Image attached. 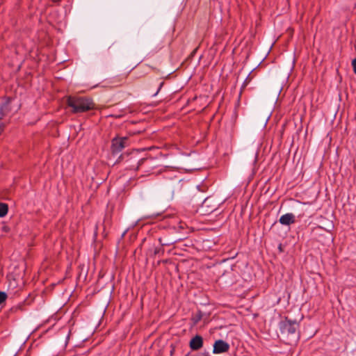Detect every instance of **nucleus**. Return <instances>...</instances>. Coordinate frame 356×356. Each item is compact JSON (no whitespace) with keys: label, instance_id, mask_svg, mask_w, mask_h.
I'll return each mask as SVG.
<instances>
[{"label":"nucleus","instance_id":"nucleus-1","mask_svg":"<svg viewBox=\"0 0 356 356\" xmlns=\"http://www.w3.org/2000/svg\"><path fill=\"white\" fill-rule=\"evenodd\" d=\"M299 327V325L296 321H291L287 318L284 321H282L280 324V328L281 334L283 339L288 344H291L293 342H296L299 334L297 332V330Z\"/></svg>","mask_w":356,"mask_h":356},{"label":"nucleus","instance_id":"nucleus-5","mask_svg":"<svg viewBox=\"0 0 356 356\" xmlns=\"http://www.w3.org/2000/svg\"><path fill=\"white\" fill-rule=\"evenodd\" d=\"M189 346L193 350H200L203 346V339L200 335L193 337L189 343Z\"/></svg>","mask_w":356,"mask_h":356},{"label":"nucleus","instance_id":"nucleus-6","mask_svg":"<svg viewBox=\"0 0 356 356\" xmlns=\"http://www.w3.org/2000/svg\"><path fill=\"white\" fill-rule=\"evenodd\" d=\"M279 221L282 225H289L295 222V216L291 213H286L280 218Z\"/></svg>","mask_w":356,"mask_h":356},{"label":"nucleus","instance_id":"nucleus-11","mask_svg":"<svg viewBox=\"0 0 356 356\" xmlns=\"http://www.w3.org/2000/svg\"><path fill=\"white\" fill-rule=\"evenodd\" d=\"M352 65H353V71H354L355 74H356V58L353 60Z\"/></svg>","mask_w":356,"mask_h":356},{"label":"nucleus","instance_id":"nucleus-8","mask_svg":"<svg viewBox=\"0 0 356 356\" xmlns=\"http://www.w3.org/2000/svg\"><path fill=\"white\" fill-rule=\"evenodd\" d=\"M147 161V159H145V158H143V159H141L138 161V164H137V166H136V170H138L141 166Z\"/></svg>","mask_w":356,"mask_h":356},{"label":"nucleus","instance_id":"nucleus-2","mask_svg":"<svg viewBox=\"0 0 356 356\" xmlns=\"http://www.w3.org/2000/svg\"><path fill=\"white\" fill-rule=\"evenodd\" d=\"M67 103L74 113H84L95 108L92 99L88 97L70 96L67 98Z\"/></svg>","mask_w":356,"mask_h":356},{"label":"nucleus","instance_id":"nucleus-14","mask_svg":"<svg viewBox=\"0 0 356 356\" xmlns=\"http://www.w3.org/2000/svg\"><path fill=\"white\" fill-rule=\"evenodd\" d=\"M279 249H280V251H282V245L281 244L279 245Z\"/></svg>","mask_w":356,"mask_h":356},{"label":"nucleus","instance_id":"nucleus-9","mask_svg":"<svg viewBox=\"0 0 356 356\" xmlns=\"http://www.w3.org/2000/svg\"><path fill=\"white\" fill-rule=\"evenodd\" d=\"M7 294L3 291H0V305L6 300Z\"/></svg>","mask_w":356,"mask_h":356},{"label":"nucleus","instance_id":"nucleus-4","mask_svg":"<svg viewBox=\"0 0 356 356\" xmlns=\"http://www.w3.org/2000/svg\"><path fill=\"white\" fill-rule=\"evenodd\" d=\"M229 349V345L223 340H217L213 344V353L219 354L226 353Z\"/></svg>","mask_w":356,"mask_h":356},{"label":"nucleus","instance_id":"nucleus-10","mask_svg":"<svg viewBox=\"0 0 356 356\" xmlns=\"http://www.w3.org/2000/svg\"><path fill=\"white\" fill-rule=\"evenodd\" d=\"M163 252H164V250L161 247L155 248L154 250V255L159 254L160 253L163 254Z\"/></svg>","mask_w":356,"mask_h":356},{"label":"nucleus","instance_id":"nucleus-13","mask_svg":"<svg viewBox=\"0 0 356 356\" xmlns=\"http://www.w3.org/2000/svg\"><path fill=\"white\" fill-rule=\"evenodd\" d=\"M12 309L14 311H17V309L22 310V305H18L15 307H13Z\"/></svg>","mask_w":356,"mask_h":356},{"label":"nucleus","instance_id":"nucleus-12","mask_svg":"<svg viewBox=\"0 0 356 356\" xmlns=\"http://www.w3.org/2000/svg\"><path fill=\"white\" fill-rule=\"evenodd\" d=\"M159 243H160V244H161V246H163V245H169V243H164V242H163V241H162V238H159Z\"/></svg>","mask_w":356,"mask_h":356},{"label":"nucleus","instance_id":"nucleus-7","mask_svg":"<svg viewBox=\"0 0 356 356\" xmlns=\"http://www.w3.org/2000/svg\"><path fill=\"white\" fill-rule=\"evenodd\" d=\"M8 211V204L6 203L0 202V217H4Z\"/></svg>","mask_w":356,"mask_h":356},{"label":"nucleus","instance_id":"nucleus-3","mask_svg":"<svg viewBox=\"0 0 356 356\" xmlns=\"http://www.w3.org/2000/svg\"><path fill=\"white\" fill-rule=\"evenodd\" d=\"M128 137H115L111 141V149L113 153L121 152L128 145Z\"/></svg>","mask_w":356,"mask_h":356}]
</instances>
